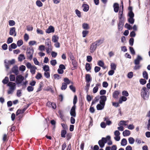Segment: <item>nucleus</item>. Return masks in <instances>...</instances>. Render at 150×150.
<instances>
[{
    "instance_id": "nucleus-1",
    "label": "nucleus",
    "mask_w": 150,
    "mask_h": 150,
    "mask_svg": "<svg viewBox=\"0 0 150 150\" xmlns=\"http://www.w3.org/2000/svg\"><path fill=\"white\" fill-rule=\"evenodd\" d=\"M128 11L127 14L128 17L127 21L128 23L131 24H133L135 21L134 18V14L133 11V7L132 6H129L128 8Z\"/></svg>"
},
{
    "instance_id": "nucleus-2",
    "label": "nucleus",
    "mask_w": 150,
    "mask_h": 150,
    "mask_svg": "<svg viewBox=\"0 0 150 150\" xmlns=\"http://www.w3.org/2000/svg\"><path fill=\"white\" fill-rule=\"evenodd\" d=\"M149 91L146 90V87H143L141 90V93L142 98L144 100H147L149 98Z\"/></svg>"
},
{
    "instance_id": "nucleus-3",
    "label": "nucleus",
    "mask_w": 150,
    "mask_h": 150,
    "mask_svg": "<svg viewBox=\"0 0 150 150\" xmlns=\"http://www.w3.org/2000/svg\"><path fill=\"white\" fill-rule=\"evenodd\" d=\"M16 84L13 82H10L7 85V86L9 87L7 93L8 95L11 94L13 92L16 88Z\"/></svg>"
},
{
    "instance_id": "nucleus-4",
    "label": "nucleus",
    "mask_w": 150,
    "mask_h": 150,
    "mask_svg": "<svg viewBox=\"0 0 150 150\" xmlns=\"http://www.w3.org/2000/svg\"><path fill=\"white\" fill-rule=\"evenodd\" d=\"M15 63V60L14 59H12L11 60H7L5 59L4 60V66L6 70L10 68V65H13Z\"/></svg>"
},
{
    "instance_id": "nucleus-5",
    "label": "nucleus",
    "mask_w": 150,
    "mask_h": 150,
    "mask_svg": "<svg viewBox=\"0 0 150 150\" xmlns=\"http://www.w3.org/2000/svg\"><path fill=\"white\" fill-rule=\"evenodd\" d=\"M12 73H14L15 75L19 74L18 68L17 65H14L9 71V74Z\"/></svg>"
},
{
    "instance_id": "nucleus-6",
    "label": "nucleus",
    "mask_w": 150,
    "mask_h": 150,
    "mask_svg": "<svg viewBox=\"0 0 150 150\" xmlns=\"http://www.w3.org/2000/svg\"><path fill=\"white\" fill-rule=\"evenodd\" d=\"M118 19L119 22H125V17L124 15L123 14V10H121L120 8V9L118 13Z\"/></svg>"
},
{
    "instance_id": "nucleus-7",
    "label": "nucleus",
    "mask_w": 150,
    "mask_h": 150,
    "mask_svg": "<svg viewBox=\"0 0 150 150\" xmlns=\"http://www.w3.org/2000/svg\"><path fill=\"white\" fill-rule=\"evenodd\" d=\"M106 140L105 137H102L101 139L98 141V144L101 148H103L104 147L105 144L107 142Z\"/></svg>"
},
{
    "instance_id": "nucleus-8",
    "label": "nucleus",
    "mask_w": 150,
    "mask_h": 150,
    "mask_svg": "<svg viewBox=\"0 0 150 150\" xmlns=\"http://www.w3.org/2000/svg\"><path fill=\"white\" fill-rule=\"evenodd\" d=\"M28 83V81L25 80L24 82H20L17 83L16 85L18 87H19L21 86H22V89H25L27 87V85Z\"/></svg>"
},
{
    "instance_id": "nucleus-9",
    "label": "nucleus",
    "mask_w": 150,
    "mask_h": 150,
    "mask_svg": "<svg viewBox=\"0 0 150 150\" xmlns=\"http://www.w3.org/2000/svg\"><path fill=\"white\" fill-rule=\"evenodd\" d=\"M55 28L54 27L51 25H50L48 27V28L46 29L45 30V32L47 33L50 34L51 33H53L54 32Z\"/></svg>"
},
{
    "instance_id": "nucleus-10",
    "label": "nucleus",
    "mask_w": 150,
    "mask_h": 150,
    "mask_svg": "<svg viewBox=\"0 0 150 150\" xmlns=\"http://www.w3.org/2000/svg\"><path fill=\"white\" fill-rule=\"evenodd\" d=\"M99 98L100 99L99 100V103L105 105V102L107 100L106 96L105 95L101 96H99Z\"/></svg>"
},
{
    "instance_id": "nucleus-11",
    "label": "nucleus",
    "mask_w": 150,
    "mask_h": 150,
    "mask_svg": "<svg viewBox=\"0 0 150 150\" xmlns=\"http://www.w3.org/2000/svg\"><path fill=\"white\" fill-rule=\"evenodd\" d=\"M82 7L83 8V11L85 12L88 11L89 9V6L85 2L83 3L82 5Z\"/></svg>"
},
{
    "instance_id": "nucleus-12",
    "label": "nucleus",
    "mask_w": 150,
    "mask_h": 150,
    "mask_svg": "<svg viewBox=\"0 0 150 150\" xmlns=\"http://www.w3.org/2000/svg\"><path fill=\"white\" fill-rule=\"evenodd\" d=\"M85 79L87 83H90L92 80V78L89 74H86L85 75Z\"/></svg>"
},
{
    "instance_id": "nucleus-13",
    "label": "nucleus",
    "mask_w": 150,
    "mask_h": 150,
    "mask_svg": "<svg viewBox=\"0 0 150 150\" xmlns=\"http://www.w3.org/2000/svg\"><path fill=\"white\" fill-rule=\"evenodd\" d=\"M143 58L141 56L138 54L136 59L134 60V63L140 64V62L142 60Z\"/></svg>"
},
{
    "instance_id": "nucleus-14",
    "label": "nucleus",
    "mask_w": 150,
    "mask_h": 150,
    "mask_svg": "<svg viewBox=\"0 0 150 150\" xmlns=\"http://www.w3.org/2000/svg\"><path fill=\"white\" fill-rule=\"evenodd\" d=\"M106 141L108 145H111L112 144V142L111 140V136L109 135H107L105 137Z\"/></svg>"
},
{
    "instance_id": "nucleus-15",
    "label": "nucleus",
    "mask_w": 150,
    "mask_h": 150,
    "mask_svg": "<svg viewBox=\"0 0 150 150\" xmlns=\"http://www.w3.org/2000/svg\"><path fill=\"white\" fill-rule=\"evenodd\" d=\"M105 105L100 103L98 104L96 106V109L98 110H101L104 109Z\"/></svg>"
},
{
    "instance_id": "nucleus-16",
    "label": "nucleus",
    "mask_w": 150,
    "mask_h": 150,
    "mask_svg": "<svg viewBox=\"0 0 150 150\" xmlns=\"http://www.w3.org/2000/svg\"><path fill=\"white\" fill-rule=\"evenodd\" d=\"M125 22H119L117 24V28L119 32L121 31L123 29Z\"/></svg>"
},
{
    "instance_id": "nucleus-17",
    "label": "nucleus",
    "mask_w": 150,
    "mask_h": 150,
    "mask_svg": "<svg viewBox=\"0 0 150 150\" xmlns=\"http://www.w3.org/2000/svg\"><path fill=\"white\" fill-rule=\"evenodd\" d=\"M104 120L105 122L106 125L109 126L112 124V121L110 120L108 117H106L104 118Z\"/></svg>"
},
{
    "instance_id": "nucleus-18",
    "label": "nucleus",
    "mask_w": 150,
    "mask_h": 150,
    "mask_svg": "<svg viewBox=\"0 0 150 150\" xmlns=\"http://www.w3.org/2000/svg\"><path fill=\"white\" fill-rule=\"evenodd\" d=\"M120 92L118 91H115L112 93V97L114 98L117 99L118 98V96L120 94Z\"/></svg>"
},
{
    "instance_id": "nucleus-19",
    "label": "nucleus",
    "mask_w": 150,
    "mask_h": 150,
    "mask_svg": "<svg viewBox=\"0 0 150 150\" xmlns=\"http://www.w3.org/2000/svg\"><path fill=\"white\" fill-rule=\"evenodd\" d=\"M58 112L59 113V115L60 118L62 120V121L66 122V120L64 118V115L63 114V111L59 110L58 111Z\"/></svg>"
},
{
    "instance_id": "nucleus-20",
    "label": "nucleus",
    "mask_w": 150,
    "mask_h": 150,
    "mask_svg": "<svg viewBox=\"0 0 150 150\" xmlns=\"http://www.w3.org/2000/svg\"><path fill=\"white\" fill-rule=\"evenodd\" d=\"M25 57L24 54H21L19 55L18 57V61L20 62H21L23 60L25 59Z\"/></svg>"
},
{
    "instance_id": "nucleus-21",
    "label": "nucleus",
    "mask_w": 150,
    "mask_h": 150,
    "mask_svg": "<svg viewBox=\"0 0 150 150\" xmlns=\"http://www.w3.org/2000/svg\"><path fill=\"white\" fill-rule=\"evenodd\" d=\"M123 122H126V121L121 120L120 121L119 123L118 124V125L119 126L121 125V128L120 129V131H124L123 130H124V128L123 126Z\"/></svg>"
},
{
    "instance_id": "nucleus-22",
    "label": "nucleus",
    "mask_w": 150,
    "mask_h": 150,
    "mask_svg": "<svg viewBox=\"0 0 150 150\" xmlns=\"http://www.w3.org/2000/svg\"><path fill=\"white\" fill-rule=\"evenodd\" d=\"M130 131L127 129L124 131L122 132V134L124 137H126L128 136L130 134Z\"/></svg>"
},
{
    "instance_id": "nucleus-23",
    "label": "nucleus",
    "mask_w": 150,
    "mask_h": 150,
    "mask_svg": "<svg viewBox=\"0 0 150 150\" xmlns=\"http://www.w3.org/2000/svg\"><path fill=\"white\" fill-rule=\"evenodd\" d=\"M96 48L97 47L95 45L93 44V43H92L91 44L90 48V52L91 53H93L96 50Z\"/></svg>"
},
{
    "instance_id": "nucleus-24",
    "label": "nucleus",
    "mask_w": 150,
    "mask_h": 150,
    "mask_svg": "<svg viewBox=\"0 0 150 150\" xmlns=\"http://www.w3.org/2000/svg\"><path fill=\"white\" fill-rule=\"evenodd\" d=\"M100 99V98H99V96L98 95V96L96 97L95 98L92 100L91 103V105H93L95 104L96 102H98Z\"/></svg>"
},
{
    "instance_id": "nucleus-25",
    "label": "nucleus",
    "mask_w": 150,
    "mask_h": 150,
    "mask_svg": "<svg viewBox=\"0 0 150 150\" xmlns=\"http://www.w3.org/2000/svg\"><path fill=\"white\" fill-rule=\"evenodd\" d=\"M16 32V28L15 27H12L10 29L9 34L11 35H13Z\"/></svg>"
},
{
    "instance_id": "nucleus-26",
    "label": "nucleus",
    "mask_w": 150,
    "mask_h": 150,
    "mask_svg": "<svg viewBox=\"0 0 150 150\" xmlns=\"http://www.w3.org/2000/svg\"><path fill=\"white\" fill-rule=\"evenodd\" d=\"M67 133V130H62L61 132V137L63 138H65L66 137V135Z\"/></svg>"
},
{
    "instance_id": "nucleus-27",
    "label": "nucleus",
    "mask_w": 150,
    "mask_h": 150,
    "mask_svg": "<svg viewBox=\"0 0 150 150\" xmlns=\"http://www.w3.org/2000/svg\"><path fill=\"white\" fill-rule=\"evenodd\" d=\"M30 69V73L32 74L33 75L35 74L36 70L37 69V67L35 65H33V66Z\"/></svg>"
},
{
    "instance_id": "nucleus-28",
    "label": "nucleus",
    "mask_w": 150,
    "mask_h": 150,
    "mask_svg": "<svg viewBox=\"0 0 150 150\" xmlns=\"http://www.w3.org/2000/svg\"><path fill=\"white\" fill-rule=\"evenodd\" d=\"M10 74L9 78L10 81L12 82H13V81L16 82V78H15V75L13 74Z\"/></svg>"
},
{
    "instance_id": "nucleus-29",
    "label": "nucleus",
    "mask_w": 150,
    "mask_h": 150,
    "mask_svg": "<svg viewBox=\"0 0 150 150\" xmlns=\"http://www.w3.org/2000/svg\"><path fill=\"white\" fill-rule=\"evenodd\" d=\"M85 69L87 71H91V66L88 63H86L85 65Z\"/></svg>"
},
{
    "instance_id": "nucleus-30",
    "label": "nucleus",
    "mask_w": 150,
    "mask_h": 150,
    "mask_svg": "<svg viewBox=\"0 0 150 150\" xmlns=\"http://www.w3.org/2000/svg\"><path fill=\"white\" fill-rule=\"evenodd\" d=\"M15 75L16 76V84H17V83L20 82H19V81L21 79V78H22L23 76L21 74H19Z\"/></svg>"
},
{
    "instance_id": "nucleus-31",
    "label": "nucleus",
    "mask_w": 150,
    "mask_h": 150,
    "mask_svg": "<svg viewBox=\"0 0 150 150\" xmlns=\"http://www.w3.org/2000/svg\"><path fill=\"white\" fill-rule=\"evenodd\" d=\"M142 76L145 79L148 80L149 78L148 74L146 71H144L142 72Z\"/></svg>"
},
{
    "instance_id": "nucleus-32",
    "label": "nucleus",
    "mask_w": 150,
    "mask_h": 150,
    "mask_svg": "<svg viewBox=\"0 0 150 150\" xmlns=\"http://www.w3.org/2000/svg\"><path fill=\"white\" fill-rule=\"evenodd\" d=\"M82 27L84 30H87L89 29V24L86 23H84L82 24Z\"/></svg>"
},
{
    "instance_id": "nucleus-33",
    "label": "nucleus",
    "mask_w": 150,
    "mask_h": 150,
    "mask_svg": "<svg viewBox=\"0 0 150 150\" xmlns=\"http://www.w3.org/2000/svg\"><path fill=\"white\" fill-rule=\"evenodd\" d=\"M127 141L126 139L123 138L121 141V145L123 146H125L127 144Z\"/></svg>"
},
{
    "instance_id": "nucleus-34",
    "label": "nucleus",
    "mask_w": 150,
    "mask_h": 150,
    "mask_svg": "<svg viewBox=\"0 0 150 150\" xmlns=\"http://www.w3.org/2000/svg\"><path fill=\"white\" fill-rule=\"evenodd\" d=\"M59 37L57 35H54L52 36V41L54 42H56L58 41Z\"/></svg>"
},
{
    "instance_id": "nucleus-35",
    "label": "nucleus",
    "mask_w": 150,
    "mask_h": 150,
    "mask_svg": "<svg viewBox=\"0 0 150 150\" xmlns=\"http://www.w3.org/2000/svg\"><path fill=\"white\" fill-rule=\"evenodd\" d=\"M45 1H36V5L39 7H40L42 6L43 4L41 1L45 2Z\"/></svg>"
},
{
    "instance_id": "nucleus-36",
    "label": "nucleus",
    "mask_w": 150,
    "mask_h": 150,
    "mask_svg": "<svg viewBox=\"0 0 150 150\" xmlns=\"http://www.w3.org/2000/svg\"><path fill=\"white\" fill-rule=\"evenodd\" d=\"M43 70L45 72L50 71V67L48 65L45 64L42 67Z\"/></svg>"
},
{
    "instance_id": "nucleus-37",
    "label": "nucleus",
    "mask_w": 150,
    "mask_h": 150,
    "mask_svg": "<svg viewBox=\"0 0 150 150\" xmlns=\"http://www.w3.org/2000/svg\"><path fill=\"white\" fill-rule=\"evenodd\" d=\"M135 66L134 67L133 69L134 70H137L140 69L141 67L139 63H134Z\"/></svg>"
},
{
    "instance_id": "nucleus-38",
    "label": "nucleus",
    "mask_w": 150,
    "mask_h": 150,
    "mask_svg": "<svg viewBox=\"0 0 150 150\" xmlns=\"http://www.w3.org/2000/svg\"><path fill=\"white\" fill-rule=\"evenodd\" d=\"M110 69L115 71L116 69L117 65L114 63H111L110 65Z\"/></svg>"
},
{
    "instance_id": "nucleus-39",
    "label": "nucleus",
    "mask_w": 150,
    "mask_h": 150,
    "mask_svg": "<svg viewBox=\"0 0 150 150\" xmlns=\"http://www.w3.org/2000/svg\"><path fill=\"white\" fill-rule=\"evenodd\" d=\"M19 70L22 73H23L26 69V67L24 65H21L19 67Z\"/></svg>"
},
{
    "instance_id": "nucleus-40",
    "label": "nucleus",
    "mask_w": 150,
    "mask_h": 150,
    "mask_svg": "<svg viewBox=\"0 0 150 150\" xmlns=\"http://www.w3.org/2000/svg\"><path fill=\"white\" fill-rule=\"evenodd\" d=\"M146 80L142 78L139 79V82L141 85H144L147 82Z\"/></svg>"
},
{
    "instance_id": "nucleus-41",
    "label": "nucleus",
    "mask_w": 150,
    "mask_h": 150,
    "mask_svg": "<svg viewBox=\"0 0 150 150\" xmlns=\"http://www.w3.org/2000/svg\"><path fill=\"white\" fill-rule=\"evenodd\" d=\"M129 49L130 52L132 55H134L136 54L135 51L133 47H129Z\"/></svg>"
},
{
    "instance_id": "nucleus-42",
    "label": "nucleus",
    "mask_w": 150,
    "mask_h": 150,
    "mask_svg": "<svg viewBox=\"0 0 150 150\" xmlns=\"http://www.w3.org/2000/svg\"><path fill=\"white\" fill-rule=\"evenodd\" d=\"M63 81L64 83H66L67 84V85H68L71 83L72 84L73 83L70 81L69 79L67 77L64 78Z\"/></svg>"
},
{
    "instance_id": "nucleus-43",
    "label": "nucleus",
    "mask_w": 150,
    "mask_h": 150,
    "mask_svg": "<svg viewBox=\"0 0 150 150\" xmlns=\"http://www.w3.org/2000/svg\"><path fill=\"white\" fill-rule=\"evenodd\" d=\"M49 103H51V105L49 106V107H52L53 109H55L57 107L56 103L54 102H50Z\"/></svg>"
},
{
    "instance_id": "nucleus-44",
    "label": "nucleus",
    "mask_w": 150,
    "mask_h": 150,
    "mask_svg": "<svg viewBox=\"0 0 150 150\" xmlns=\"http://www.w3.org/2000/svg\"><path fill=\"white\" fill-rule=\"evenodd\" d=\"M89 33V31L87 30H84L82 32V37L85 38Z\"/></svg>"
},
{
    "instance_id": "nucleus-45",
    "label": "nucleus",
    "mask_w": 150,
    "mask_h": 150,
    "mask_svg": "<svg viewBox=\"0 0 150 150\" xmlns=\"http://www.w3.org/2000/svg\"><path fill=\"white\" fill-rule=\"evenodd\" d=\"M129 143L130 144H133L135 142V139L132 137H129L128 139Z\"/></svg>"
},
{
    "instance_id": "nucleus-46",
    "label": "nucleus",
    "mask_w": 150,
    "mask_h": 150,
    "mask_svg": "<svg viewBox=\"0 0 150 150\" xmlns=\"http://www.w3.org/2000/svg\"><path fill=\"white\" fill-rule=\"evenodd\" d=\"M35 77L37 80H39L42 77V74L40 72H38Z\"/></svg>"
},
{
    "instance_id": "nucleus-47",
    "label": "nucleus",
    "mask_w": 150,
    "mask_h": 150,
    "mask_svg": "<svg viewBox=\"0 0 150 150\" xmlns=\"http://www.w3.org/2000/svg\"><path fill=\"white\" fill-rule=\"evenodd\" d=\"M53 77L54 79L59 80L62 78L61 76L59 74H54Z\"/></svg>"
},
{
    "instance_id": "nucleus-48",
    "label": "nucleus",
    "mask_w": 150,
    "mask_h": 150,
    "mask_svg": "<svg viewBox=\"0 0 150 150\" xmlns=\"http://www.w3.org/2000/svg\"><path fill=\"white\" fill-rule=\"evenodd\" d=\"M67 84L66 83L64 82L62 84V86L61 87V89L62 90H64L66 89L67 88Z\"/></svg>"
},
{
    "instance_id": "nucleus-49",
    "label": "nucleus",
    "mask_w": 150,
    "mask_h": 150,
    "mask_svg": "<svg viewBox=\"0 0 150 150\" xmlns=\"http://www.w3.org/2000/svg\"><path fill=\"white\" fill-rule=\"evenodd\" d=\"M72 134L71 133H67L66 135V139L67 141H69L71 138Z\"/></svg>"
},
{
    "instance_id": "nucleus-50",
    "label": "nucleus",
    "mask_w": 150,
    "mask_h": 150,
    "mask_svg": "<svg viewBox=\"0 0 150 150\" xmlns=\"http://www.w3.org/2000/svg\"><path fill=\"white\" fill-rule=\"evenodd\" d=\"M50 63L52 66H54L57 64V62L56 59H54L50 61Z\"/></svg>"
},
{
    "instance_id": "nucleus-51",
    "label": "nucleus",
    "mask_w": 150,
    "mask_h": 150,
    "mask_svg": "<svg viewBox=\"0 0 150 150\" xmlns=\"http://www.w3.org/2000/svg\"><path fill=\"white\" fill-rule=\"evenodd\" d=\"M13 41V39L12 37H9L7 39L6 43L8 44H10L12 43Z\"/></svg>"
},
{
    "instance_id": "nucleus-52",
    "label": "nucleus",
    "mask_w": 150,
    "mask_h": 150,
    "mask_svg": "<svg viewBox=\"0 0 150 150\" xmlns=\"http://www.w3.org/2000/svg\"><path fill=\"white\" fill-rule=\"evenodd\" d=\"M127 77L129 79H132L133 76V73L132 71H130L127 73Z\"/></svg>"
},
{
    "instance_id": "nucleus-53",
    "label": "nucleus",
    "mask_w": 150,
    "mask_h": 150,
    "mask_svg": "<svg viewBox=\"0 0 150 150\" xmlns=\"http://www.w3.org/2000/svg\"><path fill=\"white\" fill-rule=\"evenodd\" d=\"M122 96L127 97L129 96V94L128 91L126 90H123L122 91Z\"/></svg>"
},
{
    "instance_id": "nucleus-54",
    "label": "nucleus",
    "mask_w": 150,
    "mask_h": 150,
    "mask_svg": "<svg viewBox=\"0 0 150 150\" xmlns=\"http://www.w3.org/2000/svg\"><path fill=\"white\" fill-rule=\"evenodd\" d=\"M75 13L79 18H81V12L78 9L75 10Z\"/></svg>"
},
{
    "instance_id": "nucleus-55",
    "label": "nucleus",
    "mask_w": 150,
    "mask_h": 150,
    "mask_svg": "<svg viewBox=\"0 0 150 150\" xmlns=\"http://www.w3.org/2000/svg\"><path fill=\"white\" fill-rule=\"evenodd\" d=\"M97 65L101 67L103 66L104 65L105 63L103 61L101 60L98 61L97 62Z\"/></svg>"
},
{
    "instance_id": "nucleus-56",
    "label": "nucleus",
    "mask_w": 150,
    "mask_h": 150,
    "mask_svg": "<svg viewBox=\"0 0 150 150\" xmlns=\"http://www.w3.org/2000/svg\"><path fill=\"white\" fill-rule=\"evenodd\" d=\"M23 43V41L22 40H18L17 42V45L18 47H20L22 45Z\"/></svg>"
},
{
    "instance_id": "nucleus-57",
    "label": "nucleus",
    "mask_w": 150,
    "mask_h": 150,
    "mask_svg": "<svg viewBox=\"0 0 150 150\" xmlns=\"http://www.w3.org/2000/svg\"><path fill=\"white\" fill-rule=\"evenodd\" d=\"M93 96L87 94L86 96V99L88 102L91 101L93 98Z\"/></svg>"
},
{
    "instance_id": "nucleus-58",
    "label": "nucleus",
    "mask_w": 150,
    "mask_h": 150,
    "mask_svg": "<svg viewBox=\"0 0 150 150\" xmlns=\"http://www.w3.org/2000/svg\"><path fill=\"white\" fill-rule=\"evenodd\" d=\"M130 24L129 23V24L128 23H125L124 27L125 28L127 29L128 30H131L132 29V26L130 25Z\"/></svg>"
},
{
    "instance_id": "nucleus-59",
    "label": "nucleus",
    "mask_w": 150,
    "mask_h": 150,
    "mask_svg": "<svg viewBox=\"0 0 150 150\" xmlns=\"http://www.w3.org/2000/svg\"><path fill=\"white\" fill-rule=\"evenodd\" d=\"M69 88L73 92L75 93L76 91V88L73 85L69 86Z\"/></svg>"
},
{
    "instance_id": "nucleus-60",
    "label": "nucleus",
    "mask_w": 150,
    "mask_h": 150,
    "mask_svg": "<svg viewBox=\"0 0 150 150\" xmlns=\"http://www.w3.org/2000/svg\"><path fill=\"white\" fill-rule=\"evenodd\" d=\"M15 21L13 20H10L8 21V24L9 26H12L15 25Z\"/></svg>"
},
{
    "instance_id": "nucleus-61",
    "label": "nucleus",
    "mask_w": 150,
    "mask_h": 150,
    "mask_svg": "<svg viewBox=\"0 0 150 150\" xmlns=\"http://www.w3.org/2000/svg\"><path fill=\"white\" fill-rule=\"evenodd\" d=\"M134 42V38H130L129 40V45L131 46L133 45Z\"/></svg>"
},
{
    "instance_id": "nucleus-62",
    "label": "nucleus",
    "mask_w": 150,
    "mask_h": 150,
    "mask_svg": "<svg viewBox=\"0 0 150 150\" xmlns=\"http://www.w3.org/2000/svg\"><path fill=\"white\" fill-rule=\"evenodd\" d=\"M44 76L46 78L48 79L50 78V71L45 72L44 73Z\"/></svg>"
},
{
    "instance_id": "nucleus-63",
    "label": "nucleus",
    "mask_w": 150,
    "mask_h": 150,
    "mask_svg": "<svg viewBox=\"0 0 150 150\" xmlns=\"http://www.w3.org/2000/svg\"><path fill=\"white\" fill-rule=\"evenodd\" d=\"M70 114L71 116L75 117L76 116V111L70 110Z\"/></svg>"
},
{
    "instance_id": "nucleus-64",
    "label": "nucleus",
    "mask_w": 150,
    "mask_h": 150,
    "mask_svg": "<svg viewBox=\"0 0 150 150\" xmlns=\"http://www.w3.org/2000/svg\"><path fill=\"white\" fill-rule=\"evenodd\" d=\"M45 49V47L44 45H40L39 46L38 50L40 51H44Z\"/></svg>"
}]
</instances>
